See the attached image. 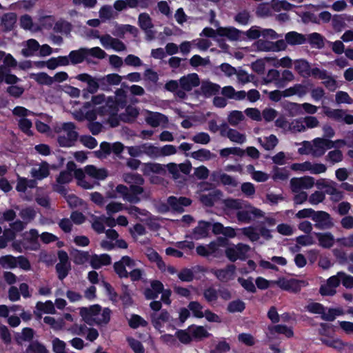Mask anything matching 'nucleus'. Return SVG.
<instances>
[{"label": "nucleus", "mask_w": 353, "mask_h": 353, "mask_svg": "<svg viewBox=\"0 0 353 353\" xmlns=\"http://www.w3.org/2000/svg\"><path fill=\"white\" fill-rule=\"evenodd\" d=\"M223 203L227 210H238L236 216L240 223H248L254 218L263 216V212L254 207H251L250 210H241L243 203L240 199L230 198L225 199Z\"/></svg>", "instance_id": "obj_1"}, {"label": "nucleus", "mask_w": 353, "mask_h": 353, "mask_svg": "<svg viewBox=\"0 0 353 353\" xmlns=\"http://www.w3.org/2000/svg\"><path fill=\"white\" fill-rule=\"evenodd\" d=\"M137 263L135 261L129 256H123L121 259L115 262L113 265L114 272L120 279H127L128 272L126 268L132 269L135 268Z\"/></svg>", "instance_id": "obj_2"}, {"label": "nucleus", "mask_w": 353, "mask_h": 353, "mask_svg": "<svg viewBox=\"0 0 353 353\" xmlns=\"http://www.w3.org/2000/svg\"><path fill=\"white\" fill-rule=\"evenodd\" d=\"M312 221L314 222V227L321 230L331 229L334 225L331 215L323 210L316 211L312 216Z\"/></svg>", "instance_id": "obj_3"}, {"label": "nucleus", "mask_w": 353, "mask_h": 353, "mask_svg": "<svg viewBox=\"0 0 353 353\" xmlns=\"http://www.w3.org/2000/svg\"><path fill=\"white\" fill-rule=\"evenodd\" d=\"M76 79L88 84L87 89L92 94L96 93L100 88L101 90V77L95 78L88 73H81Z\"/></svg>", "instance_id": "obj_4"}, {"label": "nucleus", "mask_w": 353, "mask_h": 353, "mask_svg": "<svg viewBox=\"0 0 353 353\" xmlns=\"http://www.w3.org/2000/svg\"><path fill=\"white\" fill-rule=\"evenodd\" d=\"M170 205V209H172L173 212L182 213L184 212V207H188L191 205L192 200L190 198L181 196L176 198L174 196H170L167 200Z\"/></svg>", "instance_id": "obj_5"}, {"label": "nucleus", "mask_w": 353, "mask_h": 353, "mask_svg": "<svg viewBox=\"0 0 353 353\" xmlns=\"http://www.w3.org/2000/svg\"><path fill=\"white\" fill-rule=\"evenodd\" d=\"M200 79L196 73H191L181 77L179 79V85L181 88L186 92H190L193 88L199 86Z\"/></svg>", "instance_id": "obj_6"}, {"label": "nucleus", "mask_w": 353, "mask_h": 353, "mask_svg": "<svg viewBox=\"0 0 353 353\" xmlns=\"http://www.w3.org/2000/svg\"><path fill=\"white\" fill-rule=\"evenodd\" d=\"M119 108V101L114 97H109L105 101V104L97 108V112L99 115L104 116L109 113L118 112Z\"/></svg>", "instance_id": "obj_7"}, {"label": "nucleus", "mask_w": 353, "mask_h": 353, "mask_svg": "<svg viewBox=\"0 0 353 353\" xmlns=\"http://www.w3.org/2000/svg\"><path fill=\"white\" fill-rule=\"evenodd\" d=\"M303 284H305L304 281L295 279H282L278 281V285L281 289L294 293L300 292Z\"/></svg>", "instance_id": "obj_8"}, {"label": "nucleus", "mask_w": 353, "mask_h": 353, "mask_svg": "<svg viewBox=\"0 0 353 353\" xmlns=\"http://www.w3.org/2000/svg\"><path fill=\"white\" fill-rule=\"evenodd\" d=\"M121 292L119 295V300L121 301L123 309H128L134 305L132 292L129 285L125 283L121 285Z\"/></svg>", "instance_id": "obj_9"}, {"label": "nucleus", "mask_w": 353, "mask_h": 353, "mask_svg": "<svg viewBox=\"0 0 353 353\" xmlns=\"http://www.w3.org/2000/svg\"><path fill=\"white\" fill-rule=\"evenodd\" d=\"M123 77L117 73L108 74L101 77V90L110 91L111 85H119Z\"/></svg>", "instance_id": "obj_10"}, {"label": "nucleus", "mask_w": 353, "mask_h": 353, "mask_svg": "<svg viewBox=\"0 0 353 353\" xmlns=\"http://www.w3.org/2000/svg\"><path fill=\"white\" fill-rule=\"evenodd\" d=\"M111 261V256L108 254H94L91 255L90 264L93 269L98 270L102 266L109 265Z\"/></svg>", "instance_id": "obj_11"}, {"label": "nucleus", "mask_w": 353, "mask_h": 353, "mask_svg": "<svg viewBox=\"0 0 353 353\" xmlns=\"http://www.w3.org/2000/svg\"><path fill=\"white\" fill-rule=\"evenodd\" d=\"M17 14L14 12H7L1 17V30L4 32L12 30L17 22Z\"/></svg>", "instance_id": "obj_12"}, {"label": "nucleus", "mask_w": 353, "mask_h": 353, "mask_svg": "<svg viewBox=\"0 0 353 353\" xmlns=\"http://www.w3.org/2000/svg\"><path fill=\"white\" fill-rule=\"evenodd\" d=\"M211 229V223L205 221H199L198 225L193 229L192 236L194 239L198 240L206 238L209 235V231Z\"/></svg>", "instance_id": "obj_13"}, {"label": "nucleus", "mask_w": 353, "mask_h": 353, "mask_svg": "<svg viewBox=\"0 0 353 353\" xmlns=\"http://www.w3.org/2000/svg\"><path fill=\"white\" fill-rule=\"evenodd\" d=\"M221 190L216 189L207 194H202L200 196V201L206 207H213L215 203L222 196Z\"/></svg>", "instance_id": "obj_14"}, {"label": "nucleus", "mask_w": 353, "mask_h": 353, "mask_svg": "<svg viewBox=\"0 0 353 353\" xmlns=\"http://www.w3.org/2000/svg\"><path fill=\"white\" fill-rule=\"evenodd\" d=\"M21 79L15 74L10 73L9 68L4 65H0V83L4 81L6 83L13 85L19 82Z\"/></svg>", "instance_id": "obj_15"}, {"label": "nucleus", "mask_w": 353, "mask_h": 353, "mask_svg": "<svg viewBox=\"0 0 353 353\" xmlns=\"http://www.w3.org/2000/svg\"><path fill=\"white\" fill-rule=\"evenodd\" d=\"M319 245L325 249H330L334 244V237L331 232H314Z\"/></svg>", "instance_id": "obj_16"}, {"label": "nucleus", "mask_w": 353, "mask_h": 353, "mask_svg": "<svg viewBox=\"0 0 353 353\" xmlns=\"http://www.w3.org/2000/svg\"><path fill=\"white\" fill-rule=\"evenodd\" d=\"M192 341H199L203 339L208 338L210 334L202 325H191L188 327Z\"/></svg>", "instance_id": "obj_17"}, {"label": "nucleus", "mask_w": 353, "mask_h": 353, "mask_svg": "<svg viewBox=\"0 0 353 353\" xmlns=\"http://www.w3.org/2000/svg\"><path fill=\"white\" fill-rule=\"evenodd\" d=\"M125 112L120 114L121 121L127 123H133L139 114V110L131 105H125Z\"/></svg>", "instance_id": "obj_18"}, {"label": "nucleus", "mask_w": 353, "mask_h": 353, "mask_svg": "<svg viewBox=\"0 0 353 353\" xmlns=\"http://www.w3.org/2000/svg\"><path fill=\"white\" fill-rule=\"evenodd\" d=\"M268 329L271 338H273L276 334H284L287 338H291L294 336L292 329L285 325H269Z\"/></svg>", "instance_id": "obj_19"}, {"label": "nucleus", "mask_w": 353, "mask_h": 353, "mask_svg": "<svg viewBox=\"0 0 353 353\" xmlns=\"http://www.w3.org/2000/svg\"><path fill=\"white\" fill-rule=\"evenodd\" d=\"M286 43L290 46L302 45L307 42L305 35L295 31H290L285 34Z\"/></svg>", "instance_id": "obj_20"}, {"label": "nucleus", "mask_w": 353, "mask_h": 353, "mask_svg": "<svg viewBox=\"0 0 353 353\" xmlns=\"http://www.w3.org/2000/svg\"><path fill=\"white\" fill-rule=\"evenodd\" d=\"M85 172L88 176L97 180H104L108 176V172L105 168H97L93 165H86Z\"/></svg>", "instance_id": "obj_21"}, {"label": "nucleus", "mask_w": 353, "mask_h": 353, "mask_svg": "<svg viewBox=\"0 0 353 353\" xmlns=\"http://www.w3.org/2000/svg\"><path fill=\"white\" fill-rule=\"evenodd\" d=\"M168 121V117L160 112H150V115L146 118L148 124L153 128H157L161 123H166Z\"/></svg>", "instance_id": "obj_22"}, {"label": "nucleus", "mask_w": 353, "mask_h": 353, "mask_svg": "<svg viewBox=\"0 0 353 353\" xmlns=\"http://www.w3.org/2000/svg\"><path fill=\"white\" fill-rule=\"evenodd\" d=\"M220 85L210 81H204L201 85V91L205 97H210L216 94L220 90Z\"/></svg>", "instance_id": "obj_23"}, {"label": "nucleus", "mask_w": 353, "mask_h": 353, "mask_svg": "<svg viewBox=\"0 0 353 353\" xmlns=\"http://www.w3.org/2000/svg\"><path fill=\"white\" fill-rule=\"evenodd\" d=\"M86 48H81L79 50H72L68 54L72 65H77L83 63L86 59Z\"/></svg>", "instance_id": "obj_24"}, {"label": "nucleus", "mask_w": 353, "mask_h": 353, "mask_svg": "<svg viewBox=\"0 0 353 353\" xmlns=\"http://www.w3.org/2000/svg\"><path fill=\"white\" fill-rule=\"evenodd\" d=\"M31 174L37 180H42L48 177L50 174L48 163L46 161H43L38 169H32Z\"/></svg>", "instance_id": "obj_25"}, {"label": "nucleus", "mask_w": 353, "mask_h": 353, "mask_svg": "<svg viewBox=\"0 0 353 353\" xmlns=\"http://www.w3.org/2000/svg\"><path fill=\"white\" fill-rule=\"evenodd\" d=\"M324 37L318 32H312L307 35V41L312 48L322 49L324 46Z\"/></svg>", "instance_id": "obj_26"}, {"label": "nucleus", "mask_w": 353, "mask_h": 353, "mask_svg": "<svg viewBox=\"0 0 353 353\" xmlns=\"http://www.w3.org/2000/svg\"><path fill=\"white\" fill-rule=\"evenodd\" d=\"M295 70L302 77H309L311 74V68L307 61L297 60L295 62Z\"/></svg>", "instance_id": "obj_27"}, {"label": "nucleus", "mask_w": 353, "mask_h": 353, "mask_svg": "<svg viewBox=\"0 0 353 353\" xmlns=\"http://www.w3.org/2000/svg\"><path fill=\"white\" fill-rule=\"evenodd\" d=\"M320 340L323 344L337 350H341L345 346V343L341 339H334L332 336L321 337Z\"/></svg>", "instance_id": "obj_28"}, {"label": "nucleus", "mask_w": 353, "mask_h": 353, "mask_svg": "<svg viewBox=\"0 0 353 353\" xmlns=\"http://www.w3.org/2000/svg\"><path fill=\"white\" fill-rule=\"evenodd\" d=\"M258 142L265 150H273L278 144L279 140L276 135L270 134L269 137H265V141L261 138H258Z\"/></svg>", "instance_id": "obj_29"}, {"label": "nucleus", "mask_w": 353, "mask_h": 353, "mask_svg": "<svg viewBox=\"0 0 353 353\" xmlns=\"http://www.w3.org/2000/svg\"><path fill=\"white\" fill-rule=\"evenodd\" d=\"M142 170L145 175H149L151 172L160 174L164 171V168L160 163L149 162L143 164Z\"/></svg>", "instance_id": "obj_30"}, {"label": "nucleus", "mask_w": 353, "mask_h": 353, "mask_svg": "<svg viewBox=\"0 0 353 353\" xmlns=\"http://www.w3.org/2000/svg\"><path fill=\"white\" fill-rule=\"evenodd\" d=\"M236 267L233 264L228 265L225 269L214 270L213 274L216 277L221 281L228 279L229 273L233 274L235 271Z\"/></svg>", "instance_id": "obj_31"}, {"label": "nucleus", "mask_w": 353, "mask_h": 353, "mask_svg": "<svg viewBox=\"0 0 353 353\" xmlns=\"http://www.w3.org/2000/svg\"><path fill=\"white\" fill-rule=\"evenodd\" d=\"M91 256L88 252L75 250L73 253V261L76 265H83L89 260Z\"/></svg>", "instance_id": "obj_32"}, {"label": "nucleus", "mask_w": 353, "mask_h": 353, "mask_svg": "<svg viewBox=\"0 0 353 353\" xmlns=\"http://www.w3.org/2000/svg\"><path fill=\"white\" fill-rule=\"evenodd\" d=\"M225 256L231 262H235L238 259H245V254L241 248L236 250L233 248H228L225 250Z\"/></svg>", "instance_id": "obj_33"}, {"label": "nucleus", "mask_w": 353, "mask_h": 353, "mask_svg": "<svg viewBox=\"0 0 353 353\" xmlns=\"http://www.w3.org/2000/svg\"><path fill=\"white\" fill-rule=\"evenodd\" d=\"M190 157L196 160L203 161H208L212 158L213 154L209 150L201 148L196 151L192 152Z\"/></svg>", "instance_id": "obj_34"}, {"label": "nucleus", "mask_w": 353, "mask_h": 353, "mask_svg": "<svg viewBox=\"0 0 353 353\" xmlns=\"http://www.w3.org/2000/svg\"><path fill=\"white\" fill-rule=\"evenodd\" d=\"M138 23L139 27L144 31H147L153 27L151 17L145 12L141 13L139 15Z\"/></svg>", "instance_id": "obj_35"}, {"label": "nucleus", "mask_w": 353, "mask_h": 353, "mask_svg": "<svg viewBox=\"0 0 353 353\" xmlns=\"http://www.w3.org/2000/svg\"><path fill=\"white\" fill-rule=\"evenodd\" d=\"M17 257L8 254L0 257V265L3 268L14 269L17 267Z\"/></svg>", "instance_id": "obj_36"}, {"label": "nucleus", "mask_w": 353, "mask_h": 353, "mask_svg": "<svg viewBox=\"0 0 353 353\" xmlns=\"http://www.w3.org/2000/svg\"><path fill=\"white\" fill-rule=\"evenodd\" d=\"M226 136L231 141L239 144H242L246 141L245 136L235 129H228Z\"/></svg>", "instance_id": "obj_37"}, {"label": "nucleus", "mask_w": 353, "mask_h": 353, "mask_svg": "<svg viewBox=\"0 0 353 353\" xmlns=\"http://www.w3.org/2000/svg\"><path fill=\"white\" fill-rule=\"evenodd\" d=\"M36 309L38 312L46 314H54L56 312L54 303L50 300L45 303L38 301L36 304Z\"/></svg>", "instance_id": "obj_38"}, {"label": "nucleus", "mask_w": 353, "mask_h": 353, "mask_svg": "<svg viewBox=\"0 0 353 353\" xmlns=\"http://www.w3.org/2000/svg\"><path fill=\"white\" fill-rule=\"evenodd\" d=\"M245 309V303L241 299L230 301L227 306V310L230 313L242 312Z\"/></svg>", "instance_id": "obj_39"}, {"label": "nucleus", "mask_w": 353, "mask_h": 353, "mask_svg": "<svg viewBox=\"0 0 353 353\" xmlns=\"http://www.w3.org/2000/svg\"><path fill=\"white\" fill-rule=\"evenodd\" d=\"M188 307L192 312L194 317L198 319L204 317V312H202L203 307L199 302L196 301H190L188 305Z\"/></svg>", "instance_id": "obj_40"}, {"label": "nucleus", "mask_w": 353, "mask_h": 353, "mask_svg": "<svg viewBox=\"0 0 353 353\" xmlns=\"http://www.w3.org/2000/svg\"><path fill=\"white\" fill-rule=\"evenodd\" d=\"M128 325L131 328L137 329L139 327H146L148 322L141 316L134 314L131 315Z\"/></svg>", "instance_id": "obj_41"}, {"label": "nucleus", "mask_w": 353, "mask_h": 353, "mask_svg": "<svg viewBox=\"0 0 353 353\" xmlns=\"http://www.w3.org/2000/svg\"><path fill=\"white\" fill-rule=\"evenodd\" d=\"M19 128L26 135L31 137L33 135V132L31 130L32 127V123L30 119L27 118H21L19 120L18 123Z\"/></svg>", "instance_id": "obj_42"}, {"label": "nucleus", "mask_w": 353, "mask_h": 353, "mask_svg": "<svg viewBox=\"0 0 353 353\" xmlns=\"http://www.w3.org/2000/svg\"><path fill=\"white\" fill-rule=\"evenodd\" d=\"M174 336L184 345L190 344L192 341V337L188 328L186 330H178Z\"/></svg>", "instance_id": "obj_43"}, {"label": "nucleus", "mask_w": 353, "mask_h": 353, "mask_svg": "<svg viewBox=\"0 0 353 353\" xmlns=\"http://www.w3.org/2000/svg\"><path fill=\"white\" fill-rule=\"evenodd\" d=\"M124 181L128 183H134V185H142L144 184L143 177L138 173H128L123 176Z\"/></svg>", "instance_id": "obj_44"}, {"label": "nucleus", "mask_w": 353, "mask_h": 353, "mask_svg": "<svg viewBox=\"0 0 353 353\" xmlns=\"http://www.w3.org/2000/svg\"><path fill=\"white\" fill-rule=\"evenodd\" d=\"M127 8H136L139 7L142 9H146L152 4L151 0H125Z\"/></svg>", "instance_id": "obj_45"}, {"label": "nucleus", "mask_w": 353, "mask_h": 353, "mask_svg": "<svg viewBox=\"0 0 353 353\" xmlns=\"http://www.w3.org/2000/svg\"><path fill=\"white\" fill-rule=\"evenodd\" d=\"M203 297L208 303H212L217 301L219 298L218 291L213 287H208L203 290Z\"/></svg>", "instance_id": "obj_46"}, {"label": "nucleus", "mask_w": 353, "mask_h": 353, "mask_svg": "<svg viewBox=\"0 0 353 353\" xmlns=\"http://www.w3.org/2000/svg\"><path fill=\"white\" fill-rule=\"evenodd\" d=\"M53 30L56 32L69 33L72 30V25L67 21H57L54 26Z\"/></svg>", "instance_id": "obj_47"}, {"label": "nucleus", "mask_w": 353, "mask_h": 353, "mask_svg": "<svg viewBox=\"0 0 353 353\" xmlns=\"http://www.w3.org/2000/svg\"><path fill=\"white\" fill-rule=\"evenodd\" d=\"M56 272L58 279L61 281L63 280L69 274L71 269L70 264L57 263L55 265Z\"/></svg>", "instance_id": "obj_48"}, {"label": "nucleus", "mask_w": 353, "mask_h": 353, "mask_svg": "<svg viewBox=\"0 0 353 353\" xmlns=\"http://www.w3.org/2000/svg\"><path fill=\"white\" fill-rule=\"evenodd\" d=\"M243 235L247 236L251 241H257L260 239V234L252 226H248L241 229Z\"/></svg>", "instance_id": "obj_49"}, {"label": "nucleus", "mask_w": 353, "mask_h": 353, "mask_svg": "<svg viewBox=\"0 0 353 353\" xmlns=\"http://www.w3.org/2000/svg\"><path fill=\"white\" fill-rule=\"evenodd\" d=\"M293 5L286 0H272V8L275 11L281 10H290L292 8Z\"/></svg>", "instance_id": "obj_50"}, {"label": "nucleus", "mask_w": 353, "mask_h": 353, "mask_svg": "<svg viewBox=\"0 0 353 353\" xmlns=\"http://www.w3.org/2000/svg\"><path fill=\"white\" fill-rule=\"evenodd\" d=\"M244 119V116L241 111L232 110L228 115V123L233 126L237 125Z\"/></svg>", "instance_id": "obj_51"}, {"label": "nucleus", "mask_w": 353, "mask_h": 353, "mask_svg": "<svg viewBox=\"0 0 353 353\" xmlns=\"http://www.w3.org/2000/svg\"><path fill=\"white\" fill-rule=\"evenodd\" d=\"M103 286L105 290V292L109 299L113 303H116L119 301V294L114 290V288L111 285L110 283L106 281H103Z\"/></svg>", "instance_id": "obj_52"}, {"label": "nucleus", "mask_w": 353, "mask_h": 353, "mask_svg": "<svg viewBox=\"0 0 353 353\" xmlns=\"http://www.w3.org/2000/svg\"><path fill=\"white\" fill-rule=\"evenodd\" d=\"M127 341L134 353H144L145 348L141 341L133 337H128Z\"/></svg>", "instance_id": "obj_53"}, {"label": "nucleus", "mask_w": 353, "mask_h": 353, "mask_svg": "<svg viewBox=\"0 0 353 353\" xmlns=\"http://www.w3.org/2000/svg\"><path fill=\"white\" fill-rule=\"evenodd\" d=\"M324 305L320 303L312 302L305 305V309L306 311L311 314H322L324 311Z\"/></svg>", "instance_id": "obj_54"}, {"label": "nucleus", "mask_w": 353, "mask_h": 353, "mask_svg": "<svg viewBox=\"0 0 353 353\" xmlns=\"http://www.w3.org/2000/svg\"><path fill=\"white\" fill-rule=\"evenodd\" d=\"M34 80L40 85H50L53 83L52 77L49 76L46 72H39L34 74Z\"/></svg>", "instance_id": "obj_55"}, {"label": "nucleus", "mask_w": 353, "mask_h": 353, "mask_svg": "<svg viewBox=\"0 0 353 353\" xmlns=\"http://www.w3.org/2000/svg\"><path fill=\"white\" fill-rule=\"evenodd\" d=\"M244 34L243 31H241L234 27H228L227 36L226 37L230 41H239L242 40L241 36Z\"/></svg>", "instance_id": "obj_56"}, {"label": "nucleus", "mask_w": 353, "mask_h": 353, "mask_svg": "<svg viewBox=\"0 0 353 353\" xmlns=\"http://www.w3.org/2000/svg\"><path fill=\"white\" fill-rule=\"evenodd\" d=\"M27 353H48L46 347L39 341L30 343L27 347Z\"/></svg>", "instance_id": "obj_57"}, {"label": "nucleus", "mask_w": 353, "mask_h": 353, "mask_svg": "<svg viewBox=\"0 0 353 353\" xmlns=\"http://www.w3.org/2000/svg\"><path fill=\"white\" fill-rule=\"evenodd\" d=\"M36 214V211L31 207L22 209L19 213L20 216L27 222L34 220Z\"/></svg>", "instance_id": "obj_58"}, {"label": "nucleus", "mask_w": 353, "mask_h": 353, "mask_svg": "<svg viewBox=\"0 0 353 353\" xmlns=\"http://www.w3.org/2000/svg\"><path fill=\"white\" fill-rule=\"evenodd\" d=\"M238 281L248 292L251 293H255L256 292V287L252 281V278L250 277L245 279L240 277L238 279Z\"/></svg>", "instance_id": "obj_59"}, {"label": "nucleus", "mask_w": 353, "mask_h": 353, "mask_svg": "<svg viewBox=\"0 0 353 353\" xmlns=\"http://www.w3.org/2000/svg\"><path fill=\"white\" fill-rule=\"evenodd\" d=\"M341 312L335 308H330L327 312H325V307L324 308L323 313L321 314V319L326 321H333L336 316L341 315Z\"/></svg>", "instance_id": "obj_60"}, {"label": "nucleus", "mask_w": 353, "mask_h": 353, "mask_svg": "<svg viewBox=\"0 0 353 353\" xmlns=\"http://www.w3.org/2000/svg\"><path fill=\"white\" fill-rule=\"evenodd\" d=\"M178 278L183 282H191L194 280V272L191 269L183 268L178 274Z\"/></svg>", "instance_id": "obj_61"}, {"label": "nucleus", "mask_w": 353, "mask_h": 353, "mask_svg": "<svg viewBox=\"0 0 353 353\" xmlns=\"http://www.w3.org/2000/svg\"><path fill=\"white\" fill-rule=\"evenodd\" d=\"M141 148L143 149V152L150 157H160V150L159 147L152 144L145 143L141 145Z\"/></svg>", "instance_id": "obj_62"}, {"label": "nucleus", "mask_w": 353, "mask_h": 353, "mask_svg": "<svg viewBox=\"0 0 353 353\" xmlns=\"http://www.w3.org/2000/svg\"><path fill=\"white\" fill-rule=\"evenodd\" d=\"M250 14L248 11L244 10L238 12L234 16V21L239 24L245 26L249 23Z\"/></svg>", "instance_id": "obj_63"}, {"label": "nucleus", "mask_w": 353, "mask_h": 353, "mask_svg": "<svg viewBox=\"0 0 353 353\" xmlns=\"http://www.w3.org/2000/svg\"><path fill=\"white\" fill-rule=\"evenodd\" d=\"M338 276H341V283L345 288H353V276L347 274L342 271L338 272Z\"/></svg>", "instance_id": "obj_64"}]
</instances>
